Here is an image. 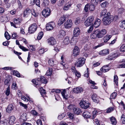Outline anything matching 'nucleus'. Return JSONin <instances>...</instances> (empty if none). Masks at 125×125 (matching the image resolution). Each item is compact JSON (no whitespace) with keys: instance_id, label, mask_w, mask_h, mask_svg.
Returning a JSON list of instances; mask_svg holds the SVG:
<instances>
[{"instance_id":"f257e3e1","label":"nucleus","mask_w":125,"mask_h":125,"mask_svg":"<svg viewBox=\"0 0 125 125\" xmlns=\"http://www.w3.org/2000/svg\"><path fill=\"white\" fill-rule=\"evenodd\" d=\"M113 19L114 17L110 15V13L108 12L104 17V23L106 25L109 24L113 21Z\"/></svg>"},{"instance_id":"f03ea898","label":"nucleus","mask_w":125,"mask_h":125,"mask_svg":"<svg viewBox=\"0 0 125 125\" xmlns=\"http://www.w3.org/2000/svg\"><path fill=\"white\" fill-rule=\"evenodd\" d=\"M85 59L83 57H81L77 60L75 63V65L77 67H79L82 66L84 64Z\"/></svg>"},{"instance_id":"7ed1b4c3","label":"nucleus","mask_w":125,"mask_h":125,"mask_svg":"<svg viewBox=\"0 0 125 125\" xmlns=\"http://www.w3.org/2000/svg\"><path fill=\"white\" fill-rule=\"evenodd\" d=\"M80 105L81 107L85 109H87L89 107L90 104L85 99L81 100L80 103Z\"/></svg>"},{"instance_id":"20e7f679","label":"nucleus","mask_w":125,"mask_h":125,"mask_svg":"<svg viewBox=\"0 0 125 125\" xmlns=\"http://www.w3.org/2000/svg\"><path fill=\"white\" fill-rule=\"evenodd\" d=\"M21 21V20L19 19H14V22H10L11 25L16 28H19L20 27Z\"/></svg>"},{"instance_id":"39448f33","label":"nucleus","mask_w":125,"mask_h":125,"mask_svg":"<svg viewBox=\"0 0 125 125\" xmlns=\"http://www.w3.org/2000/svg\"><path fill=\"white\" fill-rule=\"evenodd\" d=\"M96 31L97 34V38H102L106 33V31L104 29H103L100 31L99 30H97Z\"/></svg>"},{"instance_id":"423d86ee","label":"nucleus","mask_w":125,"mask_h":125,"mask_svg":"<svg viewBox=\"0 0 125 125\" xmlns=\"http://www.w3.org/2000/svg\"><path fill=\"white\" fill-rule=\"evenodd\" d=\"M89 9L90 11H93L95 9V6L92 4H90L89 3L85 5L84 10L85 12H87Z\"/></svg>"},{"instance_id":"0eeeda50","label":"nucleus","mask_w":125,"mask_h":125,"mask_svg":"<svg viewBox=\"0 0 125 125\" xmlns=\"http://www.w3.org/2000/svg\"><path fill=\"white\" fill-rule=\"evenodd\" d=\"M37 26L35 23L31 25L29 28V31L31 33H34L36 30Z\"/></svg>"},{"instance_id":"6e6552de","label":"nucleus","mask_w":125,"mask_h":125,"mask_svg":"<svg viewBox=\"0 0 125 125\" xmlns=\"http://www.w3.org/2000/svg\"><path fill=\"white\" fill-rule=\"evenodd\" d=\"M50 10L49 8H46L43 10L42 12V14L44 17H46L49 16L50 14Z\"/></svg>"},{"instance_id":"1a4fd4ad","label":"nucleus","mask_w":125,"mask_h":125,"mask_svg":"<svg viewBox=\"0 0 125 125\" xmlns=\"http://www.w3.org/2000/svg\"><path fill=\"white\" fill-rule=\"evenodd\" d=\"M73 24L72 21L71 20L68 19L64 23V27L66 29H69L72 26Z\"/></svg>"},{"instance_id":"9d476101","label":"nucleus","mask_w":125,"mask_h":125,"mask_svg":"<svg viewBox=\"0 0 125 125\" xmlns=\"http://www.w3.org/2000/svg\"><path fill=\"white\" fill-rule=\"evenodd\" d=\"M80 33V31L79 28L76 27L74 28L73 31V35L75 37H78Z\"/></svg>"},{"instance_id":"9b49d317","label":"nucleus","mask_w":125,"mask_h":125,"mask_svg":"<svg viewBox=\"0 0 125 125\" xmlns=\"http://www.w3.org/2000/svg\"><path fill=\"white\" fill-rule=\"evenodd\" d=\"M55 26L54 22H52L48 23L46 26V29L48 31L52 30L53 28V27Z\"/></svg>"},{"instance_id":"f8f14e48","label":"nucleus","mask_w":125,"mask_h":125,"mask_svg":"<svg viewBox=\"0 0 125 125\" xmlns=\"http://www.w3.org/2000/svg\"><path fill=\"white\" fill-rule=\"evenodd\" d=\"M48 44L50 45H53L56 43V41L55 39L53 37H50L47 40Z\"/></svg>"},{"instance_id":"ddd939ff","label":"nucleus","mask_w":125,"mask_h":125,"mask_svg":"<svg viewBox=\"0 0 125 125\" xmlns=\"http://www.w3.org/2000/svg\"><path fill=\"white\" fill-rule=\"evenodd\" d=\"M83 89L82 87L80 86L73 89V92L76 94H79L83 92Z\"/></svg>"},{"instance_id":"4468645a","label":"nucleus","mask_w":125,"mask_h":125,"mask_svg":"<svg viewBox=\"0 0 125 125\" xmlns=\"http://www.w3.org/2000/svg\"><path fill=\"white\" fill-rule=\"evenodd\" d=\"M31 10L29 8L25 9L24 12L23 16L25 17H28L31 14Z\"/></svg>"},{"instance_id":"2eb2a0df","label":"nucleus","mask_w":125,"mask_h":125,"mask_svg":"<svg viewBox=\"0 0 125 125\" xmlns=\"http://www.w3.org/2000/svg\"><path fill=\"white\" fill-rule=\"evenodd\" d=\"M80 52L79 49L77 46H75L74 48L73 51V55L74 56H75L79 54Z\"/></svg>"},{"instance_id":"dca6fc26","label":"nucleus","mask_w":125,"mask_h":125,"mask_svg":"<svg viewBox=\"0 0 125 125\" xmlns=\"http://www.w3.org/2000/svg\"><path fill=\"white\" fill-rule=\"evenodd\" d=\"M65 17L64 15H63L59 19L58 21V24L59 25H61L62 24L65 20Z\"/></svg>"},{"instance_id":"f3484780","label":"nucleus","mask_w":125,"mask_h":125,"mask_svg":"<svg viewBox=\"0 0 125 125\" xmlns=\"http://www.w3.org/2000/svg\"><path fill=\"white\" fill-rule=\"evenodd\" d=\"M101 20L100 19L97 18L94 23V26L95 28L98 27L100 25L101 23Z\"/></svg>"},{"instance_id":"a211bd4d","label":"nucleus","mask_w":125,"mask_h":125,"mask_svg":"<svg viewBox=\"0 0 125 125\" xmlns=\"http://www.w3.org/2000/svg\"><path fill=\"white\" fill-rule=\"evenodd\" d=\"M15 118L14 116H11L8 119V123L10 125H12L14 123V122L15 120Z\"/></svg>"},{"instance_id":"6ab92c4d","label":"nucleus","mask_w":125,"mask_h":125,"mask_svg":"<svg viewBox=\"0 0 125 125\" xmlns=\"http://www.w3.org/2000/svg\"><path fill=\"white\" fill-rule=\"evenodd\" d=\"M109 51L108 49L100 51L99 54L102 56L107 55L109 53Z\"/></svg>"},{"instance_id":"aec40b11","label":"nucleus","mask_w":125,"mask_h":125,"mask_svg":"<svg viewBox=\"0 0 125 125\" xmlns=\"http://www.w3.org/2000/svg\"><path fill=\"white\" fill-rule=\"evenodd\" d=\"M92 98L94 102L97 103L99 102V97L96 94H93L92 96Z\"/></svg>"},{"instance_id":"412c9836","label":"nucleus","mask_w":125,"mask_h":125,"mask_svg":"<svg viewBox=\"0 0 125 125\" xmlns=\"http://www.w3.org/2000/svg\"><path fill=\"white\" fill-rule=\"evenodd\" d=\"M78 40V39L74 36L71 39L70 41V44L72 45H75L77 42Z\"/></svg>"},{"instance_id":"4be33fe9","label":"nucleus","mask_w":125,"mask_h":125,"mask_svg":"<svg viewBox=\"0 0 125 125\" xmlns=\"http://www.w3.org/2000/svg\"><path fill=\"white\" fill-rule=\"evenodd\" d=\"M73 111L75 114L79 115L82 112L81 109L78 108L76 107V106L73 109Z\"/></svg>"},{"instance_id":"5701e85b","label":"nucleus","mask_w":125,"mask_h":125,"mask_svg":"<svg viewBox=\"0 0 125 125\" xmlns=\"http://www.w3.org/2000/svg\"><path fill=\"white\" fill-rule=\"evenodd\" d=\"M112 36L111 35H109L107 34L103 38V40L104 42H107L109 40L111 37Z\"/></svg>"},{"instance_id":"b1692460","label":"nucleus","mask_w":125,"mask_h":125,"mask_svg":"<svg viewBox=\"0 0 125 125\" xmlns=\"http://www.w3.org/2000/svg\"><path fill=\"white\" fill-rule=\"evenodd\" d=\"M83 116L84 118H90L91 117L90 113L86 111L83 112Z\"/></svg>"},{"instance_id":"393cba45","label":"nucleus","mask_w":125,"mask_h":125,"mask_svg":"<svg viewBox=\"0 0 125 125\" xmlns=\"http://www.w3.org/2000/svg\"><path fill=\"white\" fill-rule=\"evenodd\" d=\"M63 56H62L61 57V64L62 67L64 68H68L67 65L66 64L64 61L63 60Z\"/></svg>"},{"instance_id":"a878e982","label":"nucleus","mask_w":125,"mask_h":125,"mask_svg":"<svg viewBox=\"0 0 125 125\" xmlns=\"http://www.w3.org/2000/svg\"><path fill=\"white\" fill-rule=\"evenodd\" d=\"M16 43L17 45H19V47L20 48L22 49L23 51H28L29 50L28 49H26L24 47L20 45L19 42L17 40H16Z\"/></svg>"},{"instance_id":"bb28decb","label":"nucleus","mask_w":125,"mask_h":125,"mask_svg":"<svg viewBox=\"0 0 125 125\" xmlns=\"http://www.w3.org/2000/svg\"><path fill=\"white\" fill-rule=\"evenodd\" d=\"M109 68L108 65H105L100 69V70L102 72L105 73L109 71Z\"/></svg>"},{"instance_id":"cd10ccee","label":"nucleus","mask_w":125,"mask_h":125,"mask_svg":"<svg viewBox=\"0 0 125 125\" xmlns=\"http://www.w3.org/2000/svg\"><path fill=\"white\" fill-rule=\"evenodd\" d=\"M67 1V0H60L58 2V6L61 7L65 4Z\"/></svg>"},{"instance_id":"c85d7f7f","label":"nucleus","mask_w":125,"mask_h":125,"mask_svg":"<svg viewBox=\"0 0 125 125\" xmlns=\"http://www.w3.org/2000/svg\"><path fill=\"white\" fill-rule=\"evenodd\" d=\"M13 109V105L12 104H10L7 107L6 109L7 112L8 113H10Z\"/></svg>"},{"instance_id":"c756f323","label":"nucleus","mask_w":125,"mask_h":125,"mask_svg":"<svg viewBox=\"0 0 125 125\" xmlns=\"http://www.w3.org/2000/svg\"><path fill=\"white\" fill-rule=\"evenodd\" d=\"M66 34V33L65 31L63 30H60L59 32L58 35L59 37H62L64 36Z\"/></svg>"},{"instance_id":"7c9ffc66","label":"nucleus","mask_w":125,"mask_h":125,"mask_svg":"<svg viewBox=\"0 0 125 125\" xmlns=\"http://www.w3.org/2000/svg\"><path fill=\"white\" fill-rule=\"evenodd\" d=\"M72 5V4L70 3V2H69L68 3H66V4L63 7V9L66 10H68Z\"/></svg>"},{"instance_id":"2f4dec72","label":"nucleus","mask_w":125,"mask_h":125,"mask_svg":"<svg viewBox=\"0 0 125 125\" xmlns=\"http://www.w3.org/2000/svg\"><path fill=\"white\" fill-rule=\"evenodd\" d=\"M39 90L40 92L41 95L43 97L46 94L45 90L41 87L39 89Z\"/></svg>"},{"instance_id":"473e14b6","label":"nucleus","mask_w":125,"mask_h":125,"mask_svg":"<svg viewBox=\"0 0 125 125\" xmlns=\"http://www.w3.org/2000/svg\"><path fill=\"white\" fill-rule=\"evenodd\" d=\"M21 119L23 120V121H25L27 120L28 117L27 114L24 113H23L21 116Z\"/></svg>"},{"instance_id":"72a5a7b5","label":"nucleus","mask_w":125,"mask_h":125,"mask_svg":"<svg viewBox=\"0 0 125 125\" xmlns=\"http://www.w3.org/2000/svg\"><path fill=\"white\" fill-rule=\"evenodd\" d=\"M61 94L64 98L67 99L68 98V95L67 94L65 90H63L61 93Z\"/></svg>"},{"instance_id":"f704fd0d","label":"nucleus","mask_w":125,"mask_h":125,"mask_svg":"<svg viewBox=\"0 0 125 125\" xmlns=\"http://www.w3.org/2000/svg\"><path fill=\"white\" fill-rule=\"evenodd\" d=\"M31 3L32 4H33L35 3L36 5L38 7H40V3L39 0H31Z\"/></svg>"},{"instance_id":"c9c22d12","label":"nucleus","mask_w":125,"mask_h":125,"mask_svg":"<svg viewBox=\"0 0 125 125\" xmlns=\"http://www.w3.org/2000/svg\"><path fill=\"white\" fill-rule=\"evenodd\" d=\"M70 42V39L68 37H65L63 41V42L65 45H67Z\"/></svg>"},{"instance_id":"e433bc0d","label":"nucleus","mask_w":125,"mask_h":125,"mask_svg":"<svg viewBox=\"0 0 125 125\" xmlns=\"http://www.w3.org/2000/svg\"><path fill=\"white\" fill-rule=\"evenodd\" d=\"M40 82L42 83H47V81L45 78L43 76H41L40 78H39Z\"/></svg>"},{"instance_id":"4c0bfd02","label":"nucleus","mask_w":125,"mask_h":125,"mask_svg":"<svg viewBox=\"0 0 125 125\" xmlns=\"http://www.w3.org/2000/svg\"><path fill=\"white\" fill-rule=\"evenodd\" d=\"M99 112V110H95L92 113V115L91 117L92 118L94 119L96 117V114Z\"/></svg>"},{"instance_id":"58836bf2","label":"nucleus","mask_w":125,"mask_h":125,"mask_svg":"<svg viewBox=\"0 0 125 125\" xmlns=\"http://www.w3.org/2000/svg\"><path fill=\"white\" fill-rule=\"evenodd\" d=\"M49 2L48 0H44L42 4V6L47 7L49 5Z\"/></svg>"},{"instance_id":"ea45409f","label":"nucleus","mask_w":125,"mask_h":125,"mask_svg":"<svg viewBox=\"0 0 125 125\" xmlns=\"http://www.w3.org/2000/svg\"><path fill=\"white\" fill-rule=\"evenodd\" d=\"M32 82L35 85H37L40 83L39 78L37 79H33L32 80Z\"/></svg>"},{"instance_id":"a19ab883","label":"nucleus","mask_w":125,"mask_h":125,"mask_svg":"<svg viewBox=\"0 0 125 125\" xmlns=\"http://www.w3.org/2000/svg\"><path fill=\"white\" fill-rule=\"evenodd\" d=\"M110 119L111 123L113 125H115L117 123L116 119L114 117H112Z\"/></svg>"},{"instance_id":"79ce46f5","label":"nucleus","mask_w":125,"mask_h":125,"mask_svg":"<svg viewBox=\"0 0 125 125\" xmlns=\"http://www.w3.org/2000/svg\"><path fill=\"white\" fill-rule=\"evenodd\" d=\"M97 33L96 30L91 35V39H95L97 37Z\"/></svg>"},{"instance_id":"37998d69","label":"nucleus","mask_w":125,"mask_h":125,"mask_svg":"<svg viewBox=\"0 0 125 125\" xmlns=\"http://www.w3.org/2000/svg\"><path fill=\"white\" fill-rule=\"evenodd\" d=\"M94 17L93 16H91L88 17L87 18V20L92 24L94 20Z\"/></svg>"},{"instance_id":"c03bdc74","label":"nucleus","mask_w":125,"mask_h":125,"mask_svg":"<svg viewBox=\"0 0 125 125\" xmlns=\"http://www.w3.org/2000/svg\"><path fill=\"white\" fill-rule=\"evenodd\" d=\"M120 27L122 29H125V20L121 22L120 25Z\"/></svg>"},{"instance_id":"a18cd8bd","label":"nucleus","mask_w":125,"mask_h":125,"mask_svg":"<svg viewBox=\"0 0 125 125\" xmlns=\"http://www.w3.org/2000/svg\"><path fill=\"white\" fill-rule=\"evenodd\" d=\"M30 113L33 115L34 116H38L39 115V114L36 111L34 110H31Z\"/></svg>"},{"instance_id":"49530a36","label":"nucleus","mask_w":125,"mask_h":125,"mask_svg":"<svg viewBox=\"0 0 125 125\" xmlns=\"http://www.w3.org/2000/svg\"><path fill=\"white\" fill-rule=\"evenodd\" d=\"M66 113H65L62 114L61 115H58V118L60 120L62 119L66 115Z\"/></svg>"},{"instance_id":"de8ad7c7","label":"nucleus","mask_w":125,"mask_h":125,"mask_svg":"<svg viewBox=\"0 0 125 125\" xmlns=\"http://www.w3.org/2000/svg\"><path fill=\"white\" fill-rule=\"evenodd\" d=\"M52 68H49L48 70L46 72V75H50L52 74Z\"/></svg>"},{"instance_id":"09e8293b","label":"nucleus","mask_w":125,"mask_h":125,"mask_svg":"<svg viewBox=\"0 0 125 125\" xmlns=\"http://www.w3.org/2000/svg\"><path fill=\"white\" fill-rule=\"evenodd\" d=\"M0 69H3L4 70H12L13 69H14V68L11 67H5L3 68H0Z\"/></svg>"},{"instance_id":"8fccbe9b","label":"nucleus","mask_w":125,"mask_h":125,"mask_svg":"<svg viewBox=\"0 0 125 125\" xmlns=\"http://www.w3.org/2000/svg\"><path fill=\"white\" fill-rule=\"evenodd\" d=\"M43 35V33L42 32H40L38 34L37 38L38 40H40L42 38Z\"/></svg>"},{"instance_id":"3c124183","label":"nucleus","mask_w":125,"mask_h":125,"mask_svg":"<svg viewBox=\"0 0 125 125\" xmlns=\"http://www.w3.org/2000/svg\"><path fill=\"white\" fill-rule=\"evenodd\" d=\"M107 12V10L105 9H104L102 10V12L101 13V16H104V17H105V15L107 14V13H106Z\"/></svg>"},{"instance_id":"603ef678","label":"nucleus","mask_w":125,"mask_h":125,"mask_svg":"<svg viewBox=\"0 0 125 125\" xmlns=\"http://www.w3.org/2000/svg\"><path fill=\"white\" fill-rule=\"evenodd\" d=\"M32 15L35 17H36L38 16L39 14L37 12H36L34 10H33L31 12Z\"/></svg>"},{"instance_id":"864d4df0","label":"nucleus","mask_w":125,"mask_h":125,"mask_svg":"<svg viewBox=\"0 0 125 125\" xmlns=\"http://www.w3.org/2000/svg\"><path fill=\"white\" fill-rule=\"evenodd\" d=\"M4 35L5 37L7 39L9 40L10 39V36L9 34L7 32H5Z\"/></svg>"},{"instance_id":"5fc2aeb1","label":"nucleus","mask_w":125,"mask_h":125,"mask_svg":"<svg viewBox=\"0 0 125 125\" xmlns=\"http://www.w3.org/2000/svg\"><path fill=\"white\" fill-rule=\"evenodd\" d=\"M5 93L6 95L7 96H8L10 94V88L9 86L7 88Z\"/></svg>"},{"instance_id":"6e6d98bb","label":"nucleus","mask_w":125,"mask_h":125,"mask_svg":"<svg viewBox=\"0 0 125 125\" xmlns=\"http://www.w3.org/2000/svg\"><path fill=\"white\" fill-rule=\"evenodd\" d=\"M13 72L14 75L18 77H20V74L18 71H16L13 70Z\"/></svg>"},{"instance_id":"4d7b16f0","label":"nucleus","mask_w":125,"mask_h":125,"mask_svg":"<svg viewBox=\"0 0 125 125\" xmlns=\"http://www.w3.org/2000/svg\"><path fill=\"white\" fill-rule=\"evenodd\" d=\"M21 99L25 102H27L29 100L30 98L28 97L27 98H26L25 96H22L21 97Z\"/></svg>"},{"instance_id":"13d9d810","label":"nucleus","mask_w":125,"mask_h":125,"mask_svg":"<svg viewBox=\"0 0 125 125\" xmlns=\"http://www.w3.org/2000/svg\"><path fill=\"white\" fill-rule=\"evenodd\" d=\"M67 115L70 119H73L74 117V115L70 113H68Z\"/></svg>"},{"instance_id":"bf43d9fd","label":"nucleus","mask_w":125,"mask_h":125,"mask_svg":"<svg viewBox=\"0 0 125 125\" xmlns=\"http://www.w3.org/2000/svg\"><path fill=\"white\" fill-rule=\"evenodd\" d=\"M48 62L50 65L52 66L54 65V64L53 61L52 59L49 60Z\"/></svg>"},{"instance_id":"052dcab7","label":"nucleus","mask_w":125,"mask_h":125,"mask_svg":"<svg viewBox=\"0 0 125 125\" xmlns=\"http://www.w3.org/2000/svg\"><path fill=\"white\" fill-rule=\"evenodd\" d=\"M117 95V94L115 92L112 93L110 96V98L115 99Z\"/></svg>"},{"instance_id":"680f3d73","label":"nucleus","mask_w":125,"mask_h":125,"mask_svg":"<svg viewBox=\"0 0 125 125\" xmlns=\"http://www.w3.org/2000/svg\"><path fill=\"white\" fill-rule=\"evenodd\" d=\"M118 78L117 75H115L114 77V81L116 84L117 85L118 84Z\"/></svg>"},{"instance_id":"e2e57ef3","label":"nucleus","mask_w":125,"mask_h":125,"mask_svg":"<svg viewBox=\"0 0 125 125\" xmlns=\"http://www.w3.org/2000/svg\"><path fill=\"white\" fill-rule=\"evenodd\" d=\"M91 24H92L87 20H86L84 22L85 25L87 27L89 26Z\"/></svg>"},{"instance_id":"0e129e2a","label":"nucleus","mask_w":125,"mask_h":125,"mask_svg":"<svg viewBox=\"0 0 125 125\" xmlns=\"http://www.w3.org/2000/svg\"><path fill=\"white\" fill-rule=\"evenodd\" d=\"M120 50L122 52L125 51V44H123L122 45L120 48Z\"/></svg>"},{"instance_id":"69168bd1","label":"nucleus","mask_w":125,"mask_h":125,"mask_svg":"<svg viewBox=\"0 0 125 125\" xmlns=\"http://www.w3.org/2000/svg\"><path fill=\"white\" fill-rule=\"evenodd\" d=\"M80 22V19L79 18H78L76 19L75 21V24L77 25Z\"/></svg>"},{"instance_id":"338daca9","label":"nucleus","mask_w":125,"mask_h":125,"mask_svg":"<svg viewBox=\"0 0 125 125\" xmlns=\"http://www.w3.org/2000/svg\"><path fill=\"white\" fill-rule=\"evenodd\" d=\"M17 37V33H16L13 32L12 34L11 38L12 39H15Z\"/></svg>"},{"instance_id":"774afa93","label":"nucleus","mask_w":125,"mask_h":125,"mask_svg":"<svg viewBox=\"0 0 125 125\" xmlns=\"http://www.w3.org/2000/svg\"><path fill=\"white\" fill-rule=\"evenodd\" d=\"M118 68H125V63H123L118 65Z\"/></svg>"}]
</instances>
